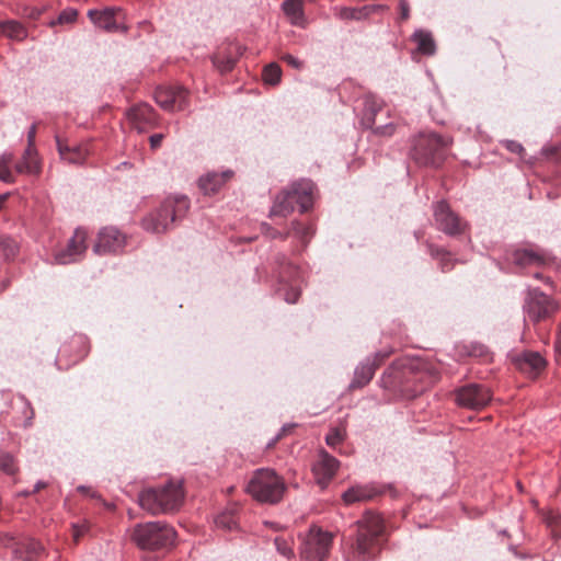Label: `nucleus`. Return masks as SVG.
I'll return each instance as SVG.
<instances>
[{
	"instance_id": "1",
	"label": "nucleus",
	"mask_w": 561,
	"mask_h": 561,
	"mask_svg": "<svg viewBox=\"0 0 561 561\" xmlns=\"http://www.w3.org/2000/svg\"><path fill=\"white\" fill-rule=\"evenodd\" d=\"M286 484L275 470L256 469L250 478L245 492L255 501L265 504L278 503L285 493Z\"/></svg>"
},
{
	"instance_id": "2",
	"label": "nucleus",
	"mask_w": 561,
	"mask_h": 561,
	"mask_svg": "<svg viewBox=\"0 0 561 561\" xmlns=\"http://www.w3.org/2000/svg\"><path fill=\"white\" fill-rule=\"evenodd\" d=\"M190 208V201L186 196L167 197L160 207L142 219L145 230L161 233L171 228L178 220L182 219Z\"/></svg>"
},
{
	"instance_id": "3",
	"label": "nucleus",
	"mask_w": 561,
	"mask_h": 561,
	"mask_svg": "<svg viewBox=\"0 0 561 561\" xmlns=\"http://www.w3.org/2000/svg\"><path fill=\"white\" fill-rule=\"evenodd\" d=\"M190 208V201L186 196L167 197L160 207L142 219L145 230L161 233L171 228L178 220L182 219Z\"/></svg>"
},
{
	"instance_id": "4",
	"label": "nucleus",
	"mask_w": 561,
	"mask_h": 561,
	"mask_svg": "<svg viewBox=\"0 0 561 561\" xmlns=\"http://www.w3.org/2000/svg\"><path fill=\"white\" fill-rule=\"evenodd\" d=\"M357 527L355 552L362 560L373 559L379 549V537L385 529L383 522L379 515L366 512L357 522Z\"/></svg>"
},
{
	"instance_id": "5",
	"label": "nucleus",
	"mask_w": 561,
	"mask_h": 561,
	"mask_svg": "<svg viewBox=\"0 0 561 561\" xmlns=\"http://www.w3.org/2000/svg\"><path fill=\"white\" fill-rule=\"evenodd\" d=\"M133 541L142 550L169 548L175 539L174 529L161 522L137 524L131 535Z\"/></svg>"
},
{
	"instance_id": "6",
	"label": "nucleus",
	"mask_w": 561,
	"mask_h": 561,
	"mask_svg": "<svg viewBox=\"0 0 561 561\" xmlns=\"http://www.w3.org/2000/svg\"><path fill=\"white\" fill-rule=\"evenodd\" d=\"M448 145L449 140L437 134H422L416 138L411 154L419 164L438 165Z\"/></svg>"
},
{
	"instance_id": "7",
	"label": "nucleus",
	"mask_w": 561,
	"mask_h": 561,
	"mask_svg": "<svg viewBox=\"0 0 561 561\" xmlns=\"http://www.w3.org/2000/svg\"><path fill=\"white\" fill-rule=\"evenodd\" d=\"M331 546L332 534L312 526L301 537L300 558L305 561H323L329 556Z\"/></svg>"
},
{
	"instance_id": "8",
	"label": "nucleus",
	"mask_w": 561,
	"mask_h": 561,
	"mask_svg": "<svg viewBox=\"0 0 561 561\" xmlns=\"http://www.w3.org/2000/svg\"><path fill=\"white\" fill-rule=\"evenodd\" d=\"M490 401V390L481 385H466L456 391V402L463 408L479 410Z\"/></svg>"
},
{
	"instance_id": "9",
	"label": "nucleus",
	"mask_w": 561,
	"mask_h": 561,
	"mask_svg": "<svg viewBox=\"0 0 561 561\" xmlns=\"http://www.w3.org/2000/svg\"><path fill=\"white\" fill-rule=\"evenodd\" d=\"M434 219L437 228L447 234L454 236L465 230V224L444 202H437L434 206Z\"/></svg>"
},
{
	"instance_id": "10",
	"label": "nucleus",
	"mask_w": 561,
	"mask_h": 561,
	"mask_svg": "<svg viewBox=\"0 0 561 561\" xmlns=\"http://www.w3.org/2000/svg\"><path fill=\"white\" fill-rule=\"evenodd\" d=\"M525 309L531 320L540 321L553 313L558 306L549 296L534 289L528 294Z\"/></svg>"
},
{
	"instance_id": "11",
	"label": "nucleus",
	"mask_w": 561,
	"mask_h": 561,
	"mask_svg": "<svg viewBox=\"0 0 561 561\" xmlns=\"http://www.w3.org/2000/svg\"><path fill=\"white\" fill-rule=\"evenodd\" d=\"M187 94L183 87H160L154 92V100L165 111H182L186 107Z\"/></svg>"
},
{
	"instance_id": "12",
	"label": "nucleus",
	"mask_w": 561,
	"mask_h": 561,
	"mask_svg": "<svg viewBox=\"0 0 561 561\" xmlns=\"http://www.w3.org/2000/svg\"><path fill=\"white\" fill-rule=\"evenodd\" d=\"M125 243V234L114 227H106L99 232L98 242L93 251L96 254L117 253L123 250Z\"/></svg>"
},
{
	"instance_id": "13",
	"label": "nucleus",
	"mask_w": 561,
	"mask_h": 561,
	"mask_svg": "<svg viewBox=\"0 0 561 561\" xmlns=\"http://www.w3.org/2000/svg\"><path fill=\"white\" fill-rule=\"evenodd\" d=\"M87 232L83 229H76L72 238L68 241L66 249L55 254V262L58 264H70L76 262L87 250Z\"/></svg>"
},
{
	"instance_id": "14",
	"label": "nucleus",
	"mask_w": 561,
	"mask_h": 561,
	"mask_svg": "<svg viewBox=\"0 0 561 561\" xmlns=\"http://www.w3.org/2000/svg\"><path fill=\"white\" fill-rule=\"evenodd\" d=\"M127 119L138 133H145L157 126V117L153 108L148 104H139L127 112Z\"/></svg>"
},
{
	"instance_id": "15",
	"label": "nucleus",
	"mask_w": 561,
	"mask_h": 561,
	"mask_svg": "<svg viewBox=\"0 0 561 561\" xmlns=\"http://www.w3.org/2000/svg\"><path fill=\"white\" fill-rule=\"evenodd\" d=\"M386 355L376 353L373 357H367L355 369L351 388H362L366 386L375 375L376 368L381 364Z\"/></svg>"
},
{
	"instance_id": "16",
	"label": "nucleus",
	"mask_w": 561,
	"mask_h": 561,
	"mask_svg": "<svg viewBox=\"0 0 561 561\" xmlns=\"http://www.w3.org/2000/svg\"><path fill=\"white\" fill-rule=\"evenodd\" d=\"M314 184L310 180H299L290 186L288 193L294 205L298 204L300 211H307L313 204Z\"/></svg>"
},
{
	"instance_id": "17",
	"label": "nucleus",
	"mask_w": 561,
	"mask_h": 561,
	"mask_svg": "<svg viewBox=\"0 0 561 561\" xmlns=\"http://www.w3.org/2000/svg\"><path fill=\"white\" fill-rule=\"evenodd\" d=\"M339 468L336 458L325 450L319 453L317 461L312 466L313 473L320 484H327L335 474Z\"/></svg>"
},
{
	"instance_id": "18",
	"label": "nucleus",
	"mask_w": 561,
	"mask_h": 561,
	"mask_svg": "<svg viewBox=\"0 0 561 561\" xmlns=\"http://www.w3.org/2000/svg\"><path fill=\"white\" fill-rule=\"evenodd\" d=\"M162 502L163 513L172 512L180 507L183 502L182 484L180 482H169L158 489Z\"/></svg>"
},
{
	"instance_id": "19",
	"label": "nucleus",
	"mask_w": 561,
	"mask_h": 561,
	"mask_svg": "<svg viewBox=\"0 0 561 561\" xmlns=\"http://www.w3.org/2000/svg\"><path fill=\"white\" fill-rule=\"evenodd\" d=\"M56 140L60 158L68 163L81 164L84 162L85 158L90 153L88 144L69 145L60 140L58 137L56 138Z\"/></svg>"
},
{
	"instance_id": "20",
	"label": "nucleus",
	"mask_w": 561,
	"mask_h": 561,
	"mask_svg": "<svg viewBox=\"0 0 561 561\" xmlns=\"http://www.w3.org/2000/svg\"><path fill=\"white\" fill-rule=\"evenodd\" d=\"M43 546L32 538L19 541L13 550L15 561H36Z\"/></svg>"
},
{
	"instance_id": "21",
	"label": "nucleus",
	"mask_w": 561,
	"mask_h": 561,
	"mask_svg": "<svg viewBox=\"0 0 561 561\" xmlns=\"http://www.w3.org/2000/svg\"><path fill=\"white\" fill-rule=\"evenodd\" d=\"M380 493L381 491L373 484L354 485L343 493L342 499L346 504H354L369 501Z\"/></svg>"
},
{
	"instance_id": "22",
	"label": "nucleus",
	"mask_w": 561,
	"mask_h": 561,
	"mask_svg": "<svg viewBox=\"0 0 561 561\" xmlns=\"http://www.w3.org/2000/svg\"><path fill=\"white\" fill-rule=\"evenodd\" d=\"M119 11L116 8H106L102 11L100 10H89L88 16L100 28L105 31H115L117 30V24L115 22V13Z\"/></svg>"
},
{
	"instance_id": "23",
	"label": "nucleus",
	"mask_w": 561,
	"mask_h": 561,
	"mask_svg": "<svg viewBox=\"0 0 561 561\" xmlns=\"http://www.w3.org/2000/svg\"><path fill=\"white\" fill-rule=\"evenodd\" d=\"M232 171L229 170L221 173L209 172L201 176L198 181L199 188L205 194H214L232 176Z\"/></svg>"
},
{
	"instance_id": "24",
	"label": "nucleus",
	"mask_w": 561,
	"mask_h": 561,
	"mask_svg": "<svg viewBox=\"0 0 561 561\" xmlns=\"http://www.w3.org/2000/svg\"><path fill=\"white\" fill-rule=\"evenodd\" d=\"M18 173L38 174L41 172V163L35 147H26L22 159L15 164Z\"/></svg>"
},
{
	"instance_id": "25",
	"label": "nucleus",
	"mask_w": 561,
	"mask_h": 561,
	"mask_svg": "<svg viewBox=\"0 0 561 561\" xmlns=\"http://www.w3.org/2000/svg\"><path fill=\"white\" fill-rule=\"evenodd\" d=\"M304 4V0H285L282 3V9L293 25L306 26Z\"/></svg>"
},
{
	"instance_id": "26",
	"label": "nucleus",
	"mask_w": 561,
	"mask_h": 561,
	"mask_svg": "<svg viewBox=\"0 0 561 561\" xmlns=\"http://www.w3.org/2000/svg\"><path fill=\"white\" fill-rule=\"evenodd\" d=\"M363 125L371 128L375 125V117L382 108V101L373 94L363 98Z\"/></svg>"
},
{
	"instance_id": "27",
	"label": "nucleus",
	"mask_w": 561,
	"mask_h": 561,
	"mask_svg": "<svg viewBox=\"0 0 561 561\" xmlns=\"http://www.w3.org/2000/svg\"><path fill=\"white\" fill-rule=\"evenodd\" d=\"M515 265L525 267L528 265H542L546 263L543 254L533 250H515L508 257Z\"/></svg>"
},
{
	"instance_id": "28",
	"label": "nucleus",
	"mask_w": 561,
	"mask_h": 561,
	"mask_svg": "<svg viewBox=\"0 0 561 561\" xmlns=\"http://www.w3.org/2000/svg\"><path fill=\"white\" fill-rule=\"evenodd\" d=\"M139 505L152 515L163 513L158 489H148L139 494Z\"/></svg>"
},
{
	"instance_id": "29",
	"label": "nucleus",
	"mask_w": 561,
	"mask_h": 561,
	"mask_svg": "<svg viewBox=\"0 0 561 561\" xmlns=\"http://www.w3.org/2000/svg\"><path fill=\"white\" fill-rule=\"evenodd\" d=\"M518 365L524 373L536 376L545 368L546 362L539 353L528 352L523 355Z\"/></svg>"
},
{
	"instance_id": "30",
	"label": "nucleus",
	"mask_w": 561,
	"mask_h": 561,
	"mask_svg": "<svg viewBox=\"0 0 561 561\" xmlns=\"http://www.w3.org/2000/svg\"><path fill=\"white\" fill-rule=\"evenodd\" d=\"M295 209V205L288 191L277 195L273 207L271 208V216L286 217Z\"/></svg>"
},
{
	"instance_id": "31",
	"label": "nucleus",
	"mask_w": 561,
	"mask_h": 561,
	"mask_svg": "<svg viewBox=\"0 0 561 561\" xmlns=\"http://www.w3.org/2000/svg\"><path fill=\"white\" fill-rule=\"evenodd\" d=\"M289 232L290 237L297 239L305 248L314 234L312 225H305L299 221H293Z\"/></svg>"
},
{
	"instance_id": "32",
	"label": "nucleus",
	"mask_w": 561,
	"mask_h": 561,
	"mask_svg": "<svg viewBox=\"0 0 561 561\" xmlns=\"http://www.w3.org/2000/svg\"><path fill=\"white\" fill-rule=\"evenodd\" d=\"M413 41L417 45V50L424 55H433L435 53V43L432 34L423 30L415 31Z\"/></svg>"
},
{
	"instance_id": "33",
	"label": "nucleus",
	"mask_w": 561,
	"mask_h": 561,
	"mask_svg": "<svg viewBox=\"0 0 561 561\" xmlns=\"http://www.w3.org/2000/svg\"><path fill=\"white\" fill-rule=\"evenodd\" d=\"M373 7H364L362 9L347 8V7H335L334 15L340 20H360L367 16Z\"/></svg>"
},
{
	"instance_id": "34",
	"label": "nucleus",
	"mask_w": 561,
	"mask_h": 561,
	"mask_svg": "<svg viewBox=\"0 0 561 561\" xmlns=\"http://www.w3.org/2000/svg\"><path fill=\"white\" fill-rule=\"evenodd\" d=\"M0 32L15 41H23L27 36L25 27L16 21L0 23Z\"/></svg>"
},
{
	"instance_id": "35",
	"label": "nucleus",
	"mask_w": 561,
	"mask_h": 561,
	"mask_svg": "<svg viewBox=\"0 0 561 561\" xmlns=\"http://www.w3.org/2000/svg\"><path fill=\"white\" fill-rule=\"evenodd\" d=\"M13 154L11 152H4L0 154V181L4 183H14L15 176L10 168L13 161Z\"/></svg>"
},
{
	"instance_id": "36",
	"label": "nucleus",
	"mask_w": 561,
	"mask_h": 561,
	"mask_svg": "<svg viewBox=\"0 0 561 561\" xmlns=\"http://www.w3.org/2000/svg\"><path fill=\"white\" fill-rule=\"evenodd\" d=\"M236 61H237V59L233 56H231V55L222 56L220 54H217L213 58L214 66L221 73H226V72L231 71L233 69L234 65H236Z\"/></svg>"
},
{
	"instance_id": "37",
	"label": "nucleus",
	"mask_w": 561,
	"mask_h": 561,
	"mask_svg": "<svg viewBox=\"0 0 561 561\" xmlns=\"http://www.w3.org/2000/svg\"><path fill=\"white\" fill-rule=\"evenodd\" d=\"M282 70L280 67L272 62L267 66H265L263 70V80L267 84L275 85L280 81Z\"/></svg>"
},
{
	"instance_id": "38",
	"label": "nucleus",
	"mask_w": 561,
	"mask_h": 561,
	"mask_svg": "<svg viewBox=\"0 0 561 561\" xmlns=\"http://www.w3.org/2000/svg\"><path fill=\"white\" fill-rule=\"evenodd\" d=\"M0 252L5 259L13 257L18 252L16 242L10 237H0Z\"/></svg>"
},
{
	"instance_id": "39",
	"label": "nucleus",
	"mask_w": 561,
	"mask_h": 561,
	"mask_svg": "<svg viewBox=\"0 0 561 561\" xmlns=\"http://www.w3.org/2000/svg\"><path fill=\"white\" fill-rule=\"evenodd\" d=\"M218 528L232 530L237 527V520L231 512H224L215 518Z\"/></svg>"
},
{
	"instance_id": "40",
	"label": "nucleus",
	"mask_w": 561,
	"mask_h": 561,
	"mask_svg": "<svg viewBox=\"0 0 561 561\" xmlns=\"http://www.w3.org/2000/svg\"><path fill=\"white\" fill-rule=\"evenodd\" d=\"M0 469L7 474H14L18 467L14 462V458L8 453H0Z\"/></svg>"
},
{
	"instance_id": "41",
	"label": "nucleus",
	"mask_w": 561,
	"mask_h": 561,
	"mask_svg": "<svg viewBox=\"0 0 561 561\" xmlns=\"http://www.w3.org/2000/svg\"><path fill=\"white\" fill-rule=\"evenodd\" d=\"M90 530V524L88 520H81L79 523L72 524V539L76 543L79 542V540L88 534Z\"/></svg>"
},
{
	"instance_id": "42",
	"label": "nucleus",
	"mask_w": 561,
	"mask_h": 561,
	"mask_svg": "<svg viewBox=\"0 0 561 561\" xmlns=\"http://www.w3.org/2000/svg\"><path fill=\"white\" fill-rule=\"evenodd\" d=\"M345 432L342 428H331L325 437V442L330 447H335L341 444L344 439Z\"/></svg>"
},
{
	"instance_id": "43",
	"label": "nucleus",
	"mask_w": 561,
	"mask_h": 561,
	"mask_svg": "<svg viewBox=\"0 0 561 561\" xmlns=\"http://www.w3.org/2000/svg\"><path fill=\"white\" fill-rule=\"evenodd\" d=\"M78 16V11L76 9H66L64 10L57 21H51L49 24L54 26L56 23L58 24H66V23H72L76 21Z\"/></svg>"
},
{
	"instance_id": "44",
	"label": "nucleus",
	"mask_w": 561,
	"mask_h": 561,
	"mask_svg": "<svg viewBox=\"0 0 561 561\" xmlns=\"http://www.w3.org/2000/svg\"><path fill=\"white\" fill-rule=\"evenodd\" d=\"M275 546L277 551L285 558L290 559L294 556L291 546L284 538L276 537Z\"/></svg>"
},
{
	"instance_id": "45",
	"label": "nucleus",
	"mask_w": 561,
	"mask_h": 561,
	"mask_svg": "<svg viewBox=\"0 0 561 561\" xmlns=\"http://www.w3.org/2000/svg\"><path fill=\"white\" fill-rule=\"evenodd\" d=\"M502 144L508 151L513 153L522 154L524 152V147L515 140H504Z\"/></svg>"
},
{
	"instance_id": "46",
	"label": "nucleus",
	"mask_w": 561,
	"mask_h": 561,
	"mask_svg": "<svg viewBox=\"0 0 561 561\" xmlns=\"http://www.w3.org/2000/svg\"><path fill=\"white\" fill-rule=\"evenodd\" d=\"M300 291L295 286H291L286 293H285V300L289 304L297 302L299 298Z\"/></svg>"
},
{
	"instance_id": "47",
	"label": "nucleus",
	"mask_w": 561,
	"mask_h": 561,
	"mask_svg": "<svg viewBox=\"0 0 561 561\" xmlns=\"http://www.w3.org/2000/svg\"><path fill=\"white\" fill-rule=\"evenodd\" d=\"M282 59L295 69L302 68V62L298 58L294 57L293 55L286 54L282 57Z\"/></svg>"
},
{
	"instance_id": "48",
	"label": "nucleus",
	"mask_w": 561,
	"mask_h": 561,
	"mask_svg": "<svg viewBox=\"0 0 561 561\" xmlns=\"http://www.w3.org/2000/svg\"><path fill=\"white\" fill-rule=\"evenodd\" d=\"M36 125L33 124L27 131V147H35Z\"/></svg>"
},
{
	"instance_id": "49",
	"label": "nucleus",
	"mask_w": 561,
	"mask_h": 561,
	"mask_svg": "<svg viewBox=\"0 0 561 561\" xmlns=\"http://www.w3.org/2000/svg\"><path fill=\"white\" fill-rule=\"evenodd\" d=\"M163 137H164L163 134H154V135L150 136V138H149L150 147L152 149L158 148L161 145Z\"/></svg>"
},
{
	"instance_id": "50",
	"label": "nucleus",
	"mask_w": 561,
	"mask_h": 561,
	"mask_svg": "<svg viewBox=\"0 0 561 561\" xmlns=\"http://www.w3.org/2000/svg\"><path fill=\"white\" fill-rule=\"evenodd\" d=\"M290 236H291V233L289 232V230L286 232H279V231L273 230L271 233L272 238H280V239H287Z\"/></svg>"
},
{
	"instance_id": "51",
	"label": "nucleus",
	"mask_w": 561,
	"mask_h": 561,
	"mask_svg": "<svg viewBox=\"0 0 561 561\" xmlns=\"http://www.w3.org/2000/svg\"><path fill=\"white\" fill-rule=\"evenodd\" d=\"M400 9H401V18L403 20L409 18V7L404 1L400 2Z\"/></svg>"
},
{
	"instance_id": "52",
	"label": "nucleus",
	"mask_w": 561,
	"mask_h": 561,
	"mask_svg": "<svg viewBox=\"0 0 561 561\" xmlns=\"http://www.w3.org/2000/svg\"><path fill=\"white\" fill-rule=\"evenodd\" d=\"M78 491L79 492H82V493H87L88 495H90L91 497H95V492H90V489L84 486V485H80L78 486Z\"/></svg>"
},
{
	"instance_id": "53",
	"label": "nucleus",
	"mask_w": 561,
	"mask_h": 561,
	"mask_svg": "<svg viewBox=\"0 0 561 561\" xmlns=\"http://www.w3.org/2000/svg\"><path fill=\"white\" fill-rule=\"evenodd\" d=\"M9 197V193L0 194V210L3 208L4 203Z\"/></svg>"
},
{
	"instance_id": "54",
	"label": "nucleus",
	"mask_w": 561,
	"mask_h": 561,
	"mask_svg": "<svg viewBox=\"0 0 561 561\" xmlns=\"http://www.w3.org/2000/svg\"><path fill=\"white\" fill-rule=\"evenodd\" d=\"M46 485H47V484H46L45 482H43V481H38V482L35 484V486H34L33 493L38 492L41 489L46 488Z\"/></svg>"
},
{
	"instance_id": "55",
	"label": "nucleus",
	"mask_w": 561,
	"mask_h": 561,
	"mask_svg": "<svg viewBox=\"0 0 561 561\" xmlns=\"http://www.w3.org/2000/svg\"><path fill=\"white\" fill-rule=\"evenodd\" d=\"M39 15H41V11L37 9H33L32 12L30 13V18H32V19H37Z\"/></svg>"
},
{
	"instance_id": "56",
	"label": "nucleus",
	"mask_w": 561,
	"mask_h": 561,
	"mask_svg": "<svg viewBox=\"0 0 561 561\" xmlns=\"http://www.w3.org/2000/svg\"><path fill=\"white\" fill-rule=\"evenodd\" d=\"M388 129H392V126H381V127H377V131L378 133H386Z\"/></svg>"
},
{
	"instance_id": "57",
	"label": "nucleus",
	"mask_w": 561,
	"mask_h": 561,
	"mask_svg": "<svg viewBox=\"0 0 561 561\" xmlns=\"http://www.w3.org/2000/svg\"><path fill=\"white\" fill-rule=\"evenodd\" d=\"M547 522H548L549 524L557 523V516L549 515V516L547 517Z\"/></svg>"
},
{
	"instance_id": "58",
	"label": "nucleus",
	"mask_w": 561,
	"mask_h": 561,
	"mask_svg": "<svg viewBox=\"0 0 561 561\" xmlns=\"http://www.w3.org/2000/svg\"><path fill=\"white\" fill-rule=\"evenodd\" d=\"M265 524H266V525H268V526H271V527H272V528H274L275 530H278V529H279L278 525H277V524H275V523H268V522H266Z\"/></svg>"
},
{
	"instance_id": "59",
	"label": "nucleus",
	"mask_w": 561,
	"mask_h": 561,
	"mask_svg": "<svg viewBox=\"0 0 561 561\" xmlns=\"http://www.w3.org/2000/svg\"><path fill=\"white\" fill-rule=\"evenodd\" d=\"M32 493H33V491H32V492H30V491H23V492H21V495H23V496H27V495H30V494H32Z\"/></svg>"
},
{
	"instance_id": "60",
	"label": "nucleus",
	"mask_w": 561,
	"mask_h": 561,
	"mask_svg": "<svg viewBox=\"0 0 561 561\" xmlns=\"http://www.w3.org/2000/svg\"><path fill=\"white\" fill-rule=\"evenodd\" d=\"M517 489H519V491H523V486L519 482L517 483Z\"/></svg>"
},
{
	"instance_id": "61",
	"label": "nucleus",
	"mask_w": 561,
	"mask_h": 561,
	"mask_svg": "<svg viewBox=\"0 0 561 561\" xmlns=\"http://www.w3.org/2000/svg\"><path fill=\"white\" fill-rule=\"evenodd\" d=\"M288 268H290V270L296 272V267L295 266H288Z\"/></svg>"
},
{
	"instance_id": "62",
	"label": "nucleus",
	"mask_w": 561,
	"mask_h": 561,
	"mask_svg": "<svg viewBox=\"0 0 561 561\" xmlns=\"http://www.w3.org/2000/svg\"><path fill=\"white\" fill-rule=\"evenodd\" d=\"M535 277L539 278V277H541V275L539 273H536Z\"/></svg>"
}]
</instances>
